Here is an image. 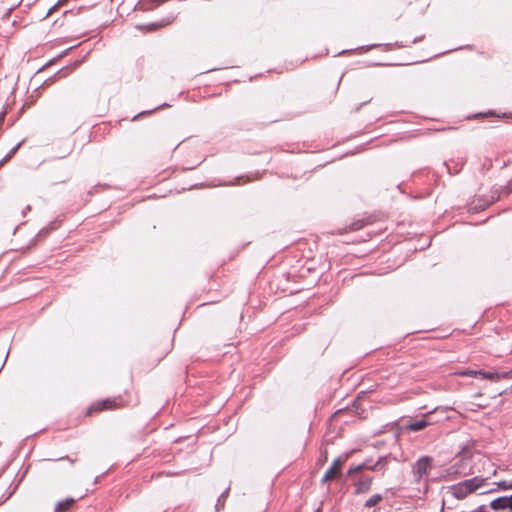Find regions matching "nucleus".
<instances>
[{
	"label": "nucleus",
	"instance_id": "obj_7",
	"mask_svg": "<svg viewBox=\"0 0 512 512\" xmlns=\"http://www.w3.org/2000/svg\"><path fill=\"white\" fill-rule=\"evenodd\" d=\"M431 468V458L422 457L414 465V474L419 481L423 476L427 475Z\"/></svg>",
	"mask_w": 512,
	"mask_h": 512
},
{
	"label": "nucleus",
	"instance_id": "obj_35",
	"mask_svg": "<svg viewBox=\"0 0 512 512\" xmlns=\"http://www.w3.org/2000/svg\"><path fill=\"white\" fill-rule=\"evenodd\" d=\"M354 50H342L341 52H339L338 54H336L335 56H338V55H343V54H346V53H351L353 52Z\"/></svg>",
	"mask_w": 512,
	"mask_h": 512
},
{
	"label": "nucleus",
	"instance_id": "obj_36",
	"mask_svg": "<svg viewBox=\"0 0 512 512\" xmlns=\"http://www.w3.org/2000/svg\"><path fill=\"white\" fill-rule=\"evenodd\" d=\"M344 256H353V257H356V256H358V255H357V254H353V253H347V254H345ZM362 256H368V255L365 253V254H363Z\"/></svg>",
	"mask_w": 512,
	"mask_h": 512
},
{
	"label": "nucleus",
	"instance_id": "obj_1",
	"mask_svg": "<svg viewBox=\"0 0 512 512\" xmlns=\"http://www.w3.org/2000/svg\"><path fill=\"white\" fill-rule=\"evenodd\" d=\"M500 199V189L491 188L488 194L478 196L469 205V212L479 213Z\"/></svg>",
	"mask_w": 512,
	"mask_h": 512
},
{
	"label": "nucleus",
	"instance_id": "obj_41",
	"mask_svg": "<svg viewBox=\"0 0 512 512\" xmlns=\"http://www.w3.org/2000/svg\"><path fill=\"white\" fill-rule=\"evenodd\" d=\"M375 65H376V66H383L384 64H382V63H376Z\"/></svg>",
	"mask_w": 512,
	"mask_h": 512
},
{
	"label": "nucleus",
	"instance_id": "obj_38",
	"mask_svg": "<svg viewBox=\"0 0 512 512\" xmlns=\"http://www.w3.org/2000/svg\"><path fill=\"white\" fill-rule=\"evenodd\" d=\"M360 241H364V239H362V238H361V239H353V240H352V242H353V243H354V242H360Z\"/></svg>",
	"mask_w": 512,
	"mask_h": 512
},
{
	"label": "nucleus",
	"instance_id": "obj_29",
	"mask_svg": "<svg viewBox=\"0 0 512 512\" xmlns=\"http://www.w3.org/2000/svg\"><path fill=\"white\" fill-rule=\"evenodd\" d=\"M98 187H105V188H107V187H108V185H107V184H104V185H102V184H97L96 186L92 187V188L89 190V194H91V195H92V194H94V193L96 192V190L98 189Z\"/></svg>",
	"mask_w": 512,
	"mask_h": 512
},
{
	"label": "nucleus",
	"instance_id": "obj_3",
	"mask_svg": "<svg viewBox=\"0 0 512 512\" xmlns=\"http://www.w3.org/2000/svg\"><path fill=\"white\" fill-rule=\"evenodd\" d=\"M62 222H63V220L60 216L56 217L54 220L49 222L45 227H43L41 230H39V232L31 240L30 245L36 246L38 243L42 242L53 231L57 230L61 226Z\"/></svg>",
	"mask_w": 512,
	"mask_h": 512
},
{
	"label": "nucleus",
	"instance_id": "obj_32",
	"mask_svg": "<svg viewBox=\"0 0 512 512\" xmlns=\"http://www.w3.org/2000/svg\"><path fill=\"white\" fill-rule=\"evenodd\" d=\"M13 156H14V154H13L11 151H9V152H8V153H7V154L2 158V161H4V162H5V161H7V160L11 159Z\"/></svg>",
	"mask_w": 512,
	"mask_h": 512
},
{
	"label": "nucleus",
	"instance_id": "obj_14",
	"mask_svg": "<svg viewBox=\"0 0 512 512\" xmlns=\"http://www.w3.org/2000/svg\"><path fill=\"white\" fill-rule=\"evenodd\" d=\"M510 504H511V496L510 497H499L490 503V507L494 510H502V509L510 510Z\"/></svg>",
	"mask_w": 512,
	"mask_h": 512
},
{
	"label": "nucleus",
	"instance_id": "obj_30",
	"mask_svg": "<svg viewBox=\"0 0 512 512\" xmlns=\"http://www.w3.org/2000/svg\"><path fill=\"white\" fill-rule=\"evenodd\" d=\"M370 101H371V99H368V100H366V101L362 102L361 104H359V105L354 109V110H355V112L360 111L361 107H362V106H364V105H366V104H368Z\"/></svg>",
	"mask_w": 512,
	"mask_h": 512
},
{
	"label": "nucleus",
	"instance_id": "obj_4",
	"mask_svg": "<svg viewBox=\"0 0 512 512\" xmlns=\"http://www.w3.org/2000/svg\"><path fill=\"white\" fill-rule=\"evenodd\" d=\"M374 221H375V217L373 215H367L365 217L355 219L348 226H346L342 229H338V233L343 234L346 232L358 231V230L363 229L364 227L374 223Z\"/></svg>",
	"mask_w": 512,
	"mask_h": 512
},
{
	"label": "nucleus",
	"instance_id": "obj_13",
	"mask_svg": "<svg viewBox=\"0 0 512 512\" xmlns=\"http://www.w3.org/2000/svg\"><path fill=\"white\" fill-rule=\"evenodd\" d=\"M425 38L424 35H421V36H418V37H415L412 41L410 42H406V43H403V42H398L396 41L395 43H386V44H383V46L385 47V50L386 51H390L393 49V47H397V48H404V47H410L412 44H416V43H419L421 42L423 39Z\"/></svg>",
	"mask_w": 512,
	"mask_h": 512
},
{
	"label": "nucleus",
	"instance_id": "obj_16",
	"mask_svg": "<svg viewBox=\"0 0 512 512\" xmlns=\"http://www.w3.org/2000/svg\"><path fill=\"white\" fill-rule=\"evenodd\" d=\"M166 107H170V104L168 103H162L158 106H156L155 108L153 109H149V110H144V111H141L139 112L138 114H136L133 118H132V121H136L144 116H148V115H151L152 113H154L155 111H158L162 108H166Z\"/></svg>",
	"mask_w": 512,
	"mask_h": 512
},
{
	"label": "nucleus",
	"instance_id": "obj_27",
	"mask_svg": "<svg viewBox=\"0 0 512 512\" xmlns=\"http://www.w3.org/2000/svg\"><path fill=\"white\" fill-rule=\"evenodd\" d=\"M206 187H211L210 185L206 184V183H197V184H193L191 185L188 190H192V189H199V188H206Z\"/></svg>",
	"mask_w": 512,
	"mask_h": 512
},
{
	"label": "nucleus",
	"instance_id": "obj_26",
	"mask_svg": "<svg viewBox=\"0 0 512 512\" xmlns=\"http://www.w3.org/2000/svg\"><path fill=\"white\" fill-rule=\"evenodd\" d=\"M380 46H382V44H369V45H366V46H360L356 50L368 51V50H371L373 48H377V47H380Z\"/></svg>",
	"mask_w": 512,
	"mask_h": 512
},
{
	"label": "nucleus",
	"instance_id": "obj_18",
	"mask_svg": "<svg viewBox=\"0 0 512 512\" xmlns=\"http://www.w3.org/2000/svg\"><path fill=\"white\" fill-rule=\"evenodd\" d=\"M75 46H72V47H69L65 50H63L57 57L49 60L44 66H42L37 73H41L47 66L55 63L57 60H59L60 58L66 56Z\"/></svg>",
	"mask_w": 512,
	"mask_h": 512
},
{
	"label": "nucleus",
	"instance_id": "obj_25",
	"mask_svg": "<svg viewBox=\"0 0 512 512\" xmlns=\"http://www.w3.org/2000/svg\"><path fill=\"white\" fill-rule=\"evenodd\" d=\"M66 1L67 0H58L55 5L49 8V10L46 13V17L51 15L57 9L58 6L63 5Z\"/></svg>",
	"mask_w": 512,
	"mask_h": 512
},
{
	"label": "nucleus",
	"instance_id": "obj_40",
	"mask_svg": "<svg viewBox=\"0 0 512 512\" xmlns=\"http://www.w3.org/2000/svg\"><path fill=\"white\" fill-rule=\"evenodd\" d=\"M214 70H216V68H211V69L207 70V72H211V71H214Z\"/></svg>",
	"mask_w": 512,
	"mask_h": 512
},
{
	"label": "nucleus",
	"instance_id": "obj_28",
	"mask_svg": "<svg viewBox=\"0 0 512 512\" xmlns=\"http://www.w3.org/2000/svg\"><path fill=\"white\" fill-rule=\"evenodd\" d=\"M498 485L499 487L505 490L512 489V480L509 483L506 481L499 482Z\"/></svg>",
	"mask_w": 512,
	"mask_h": 512
},
{
	"label": "nucleus",
	"instance_id": "obj_10",
	"mask_svg": "<svg viewBox=\"0 0 512 512\" xmlns=\"http://www.w3.org/2000/svg\"><path fill=\"white\" fill-rule=\"evenodd\" d=\"M115 407L116 403L114 400L105 399L93 404L90 408H88L87 415L90 416L92 415L93 412H98L106 409H113Z\"/></svg>",
	"mask_w": 512,
	"mask_h": 512
},
{
	"label": "nucleus",
	"instance_id": "obj_9",
	"mask_svg": "<svg viewBox=\"0 0 512 512\" xmlns=\"http://www.w3.org/2000/svg\"><path fill=\"white\" fill-rule=\"evenodd\" d=\"M343 463L344 460H342L341 458L335 459L332 466L325 473L322 481L327 482L335 479L339 472L341 471Z\"/></svg>",
	"mask_w": 512,
	"mask_h": 512
},
{
	"label": "nucleus",
	"instance_id": "obj_17",
	"mask_svg": "<svg viewBox=\"0 0 512 512\" xmlns=\"http://www.w3.org/2000/svg\"><path fill=\"white\" fill-rule=\"evenodd\" d=\"M371 478H365L360 480L356 485V492L357 493H364L367 492L371 485Z\"/></svg>",
	"mask_w": 512,
	"mask_h": 512
},
{
	"label": "nucleus",
	"instance_id": "obj_19",
	"mask_svg": "<svg viewBox=\"0 0 512 512\" xmlns=\"http://www.w3.org/2000/svg\"><path fill=\"white\" fill-rule=\"evenodd\" d=\"M492 188L500 189V196L505 195L508 196L512 193V178L508 181L506 185L503 186H493Z\"/></svg>",
	"mask_w": 512,
	"mask_h": 512
},
{
	"label": "nucleus",
	"instance_id": "obj_6",
	"mask_svg": "<svg viewBox=\"0 0 512 512\" xmlns=\"http://www.w3.org/2000/svg\"><path fill=\"white\" fill-rule=\"evenodd\" d=\"M459 375L462 376H481L484 379H489L492 381H498L502 378H505L508 376L509 373H490V372H484V371H476V370H465L458 372Z\"/></svg>",
	"mask_w": 512,
	"mask_h": 512
},
{
	"label": "nucleus",
	"instance_id": "obj_12",
	"mask_svg": "<svg viewBox=\"0 0 512 512\" xmlns=\"http://www.w3.org/2000/svg\"><path fill=\"white\" fill-rule=\"evenodd\" d=\"M85 57L81 60H77L70 65L64 66L55 72L58 80L67 77L75 68L82 64Z\"/></svg>",
	"mask_w": 512,
	"mask_h": 512
},
{
	"label": "nucleus",
	"instance_id": "obj_34",
	"mask_svg": "<svg viewBox=\"0 0 512 512\" xmlns=\"http://www.w3.org/2000/svg\"><path fill=\"white\" fill-rule=\"evenodd\" d=\"M21 142L17 143L10 151L15 154L17 152V150L19 149V147L21 146Z\"/></svg>",
	"mask_w": 512,
	"mask_h": 512
},
{
	"label": "nucleus",
	"instance_id": "obj_42",
	"mask_svg": "<svg viewBox=\"0 0 512 512\" xmlns=\"http://www.w3.org/2000/svg\"><path fill=\"white\" fill-rule=\"evenodd\" d=\"M3 162H4V161H2V160L0 161V166L2 165V163H3Z\"/></svg>",
	"mask_w": 512,
	"mask_h": 512
},
{
	"label": "nucleus",
	"instance_id": "obj_8",
	"mask_svg": "<svg viewBox=\"0 0 512 512\" xmlns=\"http://www.w3.org/2000/svg\"><path fill=\"white\" fill-rule=\"evenodd\" d=\"M433 412H429L423 416L421 420L410 423L407 428L411 431H420L426 428L427 426L438 422V420L432 419Z\"/></svg>",
	"mask_w": 512,
	"mask_h": 512
},
{
	"label": "nucleus",
	"instance_id": "obj_11",
	"mask_svg": "<svg viewBox=\"0 0 512 512\" xmlns=\"http://www.w3.org/2000/svg\"><path fill=\"white\" fill-rule=\"evenodd\" d=\"M68 178V175L64 174L60 167H53L48 174V179L52 184L64 183Z\"/></svg>",
	"mask_w": 512,
	"mask_h": 512
},
{
	"label": "nucleus",
	"instance_id": "obj_23",
	"mask_svg": "<svg viewBox=\"0 0 512 512\" xmlns=\"http://www.w3.org/2000/svg\"><path fill=\"white\" fill-rule=\"evenodd\" d=\"M57 81H58V79H57V77H56V74L54 73L52 76H50V77H48L47 79H45V80L42 82L41 86H43V87H48V86H50V85L54 84V83H55V82H57Z\"/></svg>",
	"mask_w": 512,
	"mask_h": 512
},
{
	"label": "nucleus",
	"instance_id": "obj_37",
	"mask_svg": "<svg viewBox=\"0 0 512 512\" xmlns=\"http://www.w3.org/2000/svg\"><path fill=\"white\" fill-rule=\"evenodd\" d=\"M373 234H374V232L369 231V232H367V234H366V235H367L369 238H371Z\"/></svg>",
	"mask_w": 512,
	"mask_h": 512
},
{
	"label": "nucleus",
	"instance_id": "obj_2",
	"mask_svg": "<svg viewBox=\"0 0 512 512\" xmlns=\"http://www.w3.org/2000/svg\"><path fill=\"white\" fill-rule=\"evenodd\" d=\"M485 480L479 477L465 480L454 487V495L461 499L484 485Z\"/></svg>",
	"mask_w": 512,
	"mask_h": 512
},
{
	"label": "nucleus",
	"instance_id": "obj_20",
	"mask_svg": "<svg viewBox=\"0 0 512 512\" xmlns=\"http://www.w3.org/2000/svg\"><path fill=\"white\" fill-rule=\"evenodd\" d=\"M74 500L73 499H69V500H66L64 502H60L58 503V505L56 506V509L55 511L56 512H64L66 511L72 504H73Z\"/></svg>",
	"mask_w": 512,
	"mask_h": 512
},
{
	"label": "nucleus",
	"instance_id": "obj_31",
	"mask_svg": "<svg viewBox=\"0 0 512 512\" xmlns=\"http://www.w3.org/2000/svg\"><path fill=\"white\" fill-rule=\"evenodd\" d=\"M32 209L31 205H27L23 210H22V216L25 217L27 215L28 212H30Z\"/></svg>",
	"mask_w": 512,
	"mask_h": 512
},
{
	"label": "nucleus",
	"instance_id": "obj_5",
	"mask_svg": "<svg viewBox=\"0 0 512 512\" xmlns=\"http://www.w3.org/2000/svg\"><path fill=\"white\" fill-rule=\"evenodd\" d=\"M175 17H167L161 19L160 21L150 22L147 24H138L135 26L136 29L144 32V33H152L155 32L165 26H168L174 21Z\"/></svg>",
	"mask_w": 512,
	"mask_h": 512
},
{
	"label": "nucleus",
	"instance_id": "obj_22",
	"mask_svg": "<svg viewBox=\"0 0 512 512\" xmlns=\"http://www.w3.org/2000/svg\"><path fill=\"white\" fill-rule=\"evenodd\" d=\"M241 179H242V176H237L231 182H225V181L220 182L219 186L240 185L242 183Z\"/></svg>",
	"mask_w": 512,
	"mask_h": 512
},
{
	"label": "nucleus",
	"instance_id": "obj_39",
	"mask_svg": "<svg viewBox=\"0 0 512 512\" xmlns=\"http://www.w3.org/2000/svg\"><path fill=\"white\" fill-rule=\"evenodd\" d=\"M510 512H512V495H511Z\"/></svg>",
	"mask_w": 512,
	"mask_h": 512
},
{
	"label": "nucleus",
	"instance_id": "obj_21",
	"mask_svg": "<svg viewBox=\"0 0 512 512\" xmlns=\"http://www.w3.org/2000/svg\"><path fill=\"white\" fill-rule=\"evenodd\" d=\"M381 500H382L381 495H379V494L373 495L366 501L365 506L373 507V506L377 505Z\"/></svg>",
	"mask_w": 512,
	"mask_h": 512
},
{
	"label": "nucleus",
	"instance_id": "obj_15",
	"mask_svg": "<svg viewBox=\"0 0 512 512\" xmlns=\"http://www.w3.org/2000/svg\"><path fill=\"white\" fill-rule=\"evenodd\" d=\"M484 116H489V117H497V118H500V119H506V118H511L512 117V114H508V113H497L496 111L494 110H488L487 112H479V113H476L472 116V118H478V117H484Z\"/></svg>",
	"mask_w": 512,
	"mask_h": 512
},
{
	"label": "nucleus",
	"instance_id": "obj_33",
	"mask_svg": "<svg viewBox=\"0 0 512 512\" xmlns=\"http://www.w3.org/2000/svg\"><path fill=\"white\" fill-rule=\"evenodd\" d=\"M202 162H199L198 164L194 165V166H190V167H183L182 168V171H188V170H193L195 169L198 165H200Z\"/></svg>",
	"mask_w": 512,
	"mask_h": 512
},
{
	"label": "nucleus",
	"instance_id": "obj_24",
	"mask_svg": "<svg viewBox=\"0 0 512 512\" xmlns=\"http://www.w3.org/2000/svg\"><path fill=\"white\" fill-rule=\"evenodd\" d=\"M57 81H58V79H57V77H56V74L54 73L52 76H50V77H48L47 79H45V80L42 82L41 86H43V87H48V86H50V85L54 84V83H55V82H57Z\"/></svg>",
	"mask_w": 512,
	"mask_h": 512
}]
</instances>
